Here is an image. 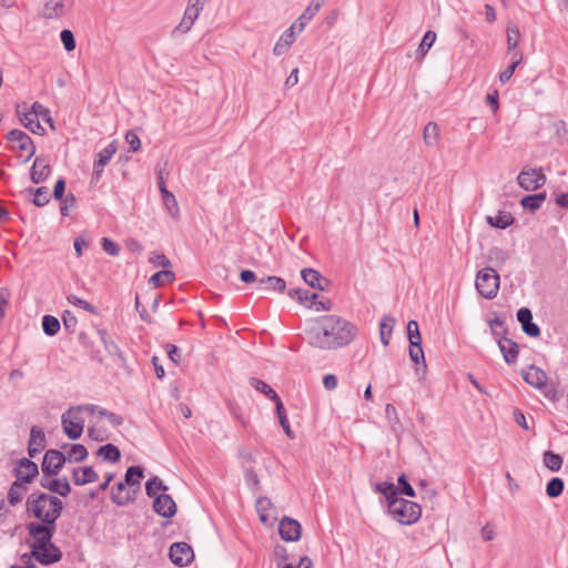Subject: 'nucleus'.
Masks as SVG:
<instances>
[{"label":"nucleus","mask_w":568,"mask_h":568,"mask_svg":"<svg viewBox=\"0 0 568 568\" xmlns=\"http://www.w3.org/2000/svg\"><path fill=\"white\" fill-rule=\"evenodd\" d=\"M357 333V326L353 322L338 315L320 316L306 331L308 344L323 351L349 345Z\"/></svg>","instance_id":"nucleus-1"},{"label":"nucleus","mask_w":568,"mask_h":568,"mask_svg":"<svg viewBox=\"0 0 568 568\" xmlns=\"http://www.w3.org/2000/svg\"><path fill=\"white\" fill-rule=\"evenodd\" d=\"M27 529L32 538L30 542L32 556L38 562L48 566L61 560L62 551L52 542L55 529L47 525H34V523H29Z\"/></svg>","instance_id":"nucleus-2"},{"label":"nucleus","mask_w":568,"mask_h":568,"mask_svg":"<svg viewBox=\"0 0 568 568\" xmlns=\"http://www.w3.org/2000/svg\"><path fill=\"white\" fill-rule=\"evenodd\" d=\"M26 509L29 515L40 521H33L34 525H47L55 529V521L62 514L63 503L53 495L34 491L28 496Z\"/></svg>","instance_id":"nucleus-3"},{"label":"nucleus","mask_w":568,"mask_h":568,"mask_svg":"<svg viewBox=\"0 0 568 568\" xmlns=\"http://www.w3.org/2000/svg\"><path fill=\"white\" fill-rule=\"evenodd\" d=\"M94 409L95 408L91 406L78 405L71 406L62 414L61 425L69 439L75 440L82 436L84 429V418L82 414L87 413L88 415H93Z\"/></svg>","instance_id":"nucleus-4"},{"label":"nucleus","mask_w":568,"mask_h":568,"mask_svg":"<svg viewBox=\"0 0 568 568\" xmlns=\"http://www.w3.org/2000/svg\"><path fill=\"white\" fill-rule=\"evenodd\" d=\"M389 515L402 525H413L422 516V507L414 501L396 497L388 505Z\"/></svg>","instance_id":"nucleus-5"},{"label":"nucleus","mask_w":568,"mask_h":568,"mask_svg":"<svg viewBox=\"0 0 568 568\" xmlns=\"http://www.w3.org/2000/svg\"><path fill=\"white\" fill-rule=\"evenodd\" d=\"M499 275L491 267H485L477 273L475 286L477 292L487 300H493L499 291Z\"/></svg>","instance_id":"nucleus-6"},{"label":"nucleus","mask_w":568,"mask_h":568,"mask_svg":"<svg viewBox=\"0 0 568 568\" xmlns=\"http://www.w3.org/2000/svg\"><path fill=\"white\" fill-rule=\"evenodd\" d=\"M7 140L12 143V150H19V158L27 163L36 153V145L32 139L21 130L13 129L7 134Z\"/></svg>","instance_id":"nucleus-7"},{"label":"nucleus","mask_w":568,"mask_h":568,"mask_svg":"<svg viewBox=\"0 0 568 568\" xmlns=\"http://www.w3.org/2000/svg\"><path fill=\"white\" fill-rule=\"evenodd\" d=\"M67 462L64 453L57 449H49L43 456L41 470L44 475H58Z\"/></svg>","instance_id":"nucleus-8"},{"label":"nucleus","mask_w":568,"mask_h":568,"mask_svg":"<svg viewBox=\"0 0 568 568\" xmlns=\"http://www.w3.org/2000/svg\"><path fill=\"white\" fill-rule=\"evenodd\" d=\"M517 182L524 190L535 191L546 183V175L541 169L523 170L517 176Z\"/></svg>","instance_id":"nucleus-9"},{"label":"nucleus","mask_w":568,"mask_h":568,"mask_svg":"<svg viewBox=\"0 0 568 568\" xmlns=\"http://www.w3.org/2000/svg\"><path fill=\"white\" fill-rule=\"evenodd\" d=\"M169 557L175 566L185 567L194 560V551L186 542H174L170 547Z\"/></svg>","instance_id":"nucleus-10"},{"label":"nucleus","mask_w":568,"mask_h":568,"mask_svg":"<svg viewBox=\"0 0 568 568\" xmlns=\"http://www.w3.org/2000/svg\"><path fill=\"white\" fill-rule=\"evenodd\" d=\"M74 0H47L43 6V17L55 19L65 16L73 6Z\"/></svg>","instance_id":"nucleus-11"},{"label":"nucleus","mask_w":568,"mask_h":568,"mask_svg":"<svg viewBox=\"0 0 568 568\" xmlns=\"http://www.w3.org/2000/svg\"><path fill=\"white\" fill-rule=\"evenodd\" d=\"M54 475H44L40 479V485L44 489L51 493L58 494L61 497H65L71 491V486L65 477L53 478Z\"/></svg>","instance_id":"nucleus-12"},{"label":"nucleus","mask_w":568,"mask_h":568,"mask_svg":"<svg viewBox=\"0 0 568 568\" xmlns=\"http://www.w3.org/2000/svg\"><path fill=\"white\" fill-rule=\"evenodd\" d=\"M17 114L20 119V122L34 134L43 135L45 130L41 125L39 119L36 115L29 114V108L27 103L17 104Z\"/></svg>","instance_id":"nucleus-13"},{"label":"nucleus","mask_w":568,"mask_h":568,"mask_svg":"<svg viewBox=\"0 0 568 568\" xmlns=\"http://www.w3.org/2000/svg\"><path fill=\"white\" fill-rule=\"evenodd\" d=\"M278 534L285 541H297L301 538V524L290 517H284L278 524Z\"/></svg>","instance_id":"nucleus-14"},{"label":"nucleus","mask_w":568,"mask_h":568,"mask_svg":"<svg viewBox=\"0 0 568 568\" xmlns=\"http://www.w3.org/2000/svg\"><path fill=\"white\" fill-rule=\"evenodd\" d=\"M38 474V465L28 458L20 459L14 468L16 480L22 484L31 483Z\"/></svg>","instance_id":"nucleus-15"},{"label":"nucleus","mask_w":568,"mask_h":568,"mask_svg":"<svg viewBox=\"0 0 568 568\" xmlns=\"http://www.w3.org/2000/svg\"><path fill=\"white\" fill-rule=\"evenodd\" d=\"M52 169L47 158L37 156L30 170V180L34 184L42 183L49 179Z\"/></svg>","instance_id":"nucleus-16"},{"label":"nucleus","mask_w":568,"mask_h":568,"mask_svg":"<svg viewBox=\"0 0 568 568\" xmlns=\"http://www.w3.org/2000/svg\"><path fill=\"white\" fill-rule=\"evenodd\" d=\"M153 509L158 515L164 518H171L176 513V505L170 495L160 494L154 498Z\"/></svg>","instance_id":"nucleus-17"},{"label":"nucleus","mask_w":568,"mask_h":568,"mask_svg":"<svg viewBox=\"0 0 568 568\" xmlns=\"http://www.w3.org/2000/svg\"><path fill=\"white\" fill-rule=\"evenodd\" d=\"M136 495L123 481L118 483L111 491V500L118 506H126L133 503Z\"/></svg>","instance_id":"nucleus-18"},{"label":"nucleus","mask_w":568,"mask_h":568,"mask_svg":"<svg viewBox=\"0 0 568 568\" xmlns=\"http://www.w3.org/2000/svg\"><path fill=\"white\" fill-rule=\"evenodd\" d=\"M115 152L116 144L113 141L98 153V159L93 163V174L97 179L101 176L104 166L109 163Z\"/></svg>","instance_id":"nucleus-19"},{"label":"nucleus","mask_w":568,"mask_h":568,"mask_svg":"<svg viewBox=\"0 0 568 568\" xmlns=\"http://www.w3.org/2000/svg\"><path fill=\"white\" fill-rule=\"evenodd\" d=\"M44 447H45L44 432L38 426H32L30 429V437H29V442H28L29 456L34 457Z\"/></svg>","instance_id":"nucleus-20"},{"label":"nucleus","mask_w":568,"mask_h":568,"mask_svg":"<svg viewBox=\"0 0 568 568\" xmlns=\"http://www.w3.org/2000/svg\"><path fill=\"white\" fill-rule=\"evenodd\" d=\"M517 320L521 324L523 331L531 337L540 335V329L537 324L532 322V313L529 308L523 307L517 312Z\"/></svg>","instance_id":"nucleus-21"},{"label":"nucleus","mask_w":568,"mask_h":568,"mask_svg":"<svg viewBox=\"0 0 568 568\" xmlns=\"http://www.w3.org/2000/svg\"><path fill=\"white\" fill-rule=\"evenodd\" d=\"M523 377L526 383L536 387L542 388L546 386L547 375L546 373L537 366H529L527 369L523 372Z\"/></svg>","instance_id":"nucleus-22"},{"label":"nucleus","mask_w":568,"mask_h":568,"mask_svg":"<svg viewBox=\"0 0 568 568\" xmlns=\"http://www.w3.org/2000/svg\"><path fill=\"white\" fill-rule=\"evenodd\" d=\"M499 349L504 356V359L507 364H514L517 362L519 347L517 343L514 341L503 337L497 341Z\"/></svg>","instance_id":"nucleus-23"},{"label":"nucleus","mask_w":568,"mask_h":568,"mask_svg":"<svg viewBox=\"0 0 568 568\" xmlns=\"http://www.w3.org/2000/svg\"><path fill=\"white\" fill-rule=\"evenodd\" d=\"M73 483L78 486H82L89 483L98 480V474L91 466L78 467L72 471Z\"/></svg>","instance_id":"nucleus-24"},{"label":"nucleus","mask_w":568,"mask_h":568,"mask_svg":"<svg viewBox=\"0 0 568 568\" xmlns=\"http://www.w3.org/2000/svg\"><path fill=\"white\" fill-rule=\"evenodd\" d=\"M201 10L199 8H194L192 6H186L184 11V16L181 22L176 26L175 30L180 33H186L191 30L197 17L200 16Z\"/></svg>","instance_id":"nucleus-25"},{"label":"nucleus","mask_w":568,"mask_h":568,"mask_svg":"<svg viewBox=\"0 0 568 568\" xmlns=\"http://www.w3.org/2000/svg\"><path fill=\"white\" fill-rule=\"evenodd\" d=\"M143 468L140 466H131L126 469L124 476V484H126L132 491L136 495L141 487V479L143 478Z\"/></svg>","instance_id":"nucleus-26"},{"label":"nucleus","mask_w":568,"mask_h":568,"mask_svg":"<svg viewBox=\"0 0 568 568\" xmlns=\"http://www.w3.org/2000/svg\"><path fill=\"white\" fill-rule=\"evenodd\" d=\"M258 284L264 291H274L284 293L286 290V282L282 277L267 276L258 280Z\"/></svg>","instance_id":"nucleus-27"},{"label":"nucleus","mask_w":568,"mask_h":568,"mask_svg":"<svg viewBox=\"0 0 568 568\" xmlns=\"http://www.w3.org/2000/svg\"><path fill=\"white\" fill-rule=\"evenodd\" d=\"M301 275L306 284H308L311 287L318 288L321 291L324 290V286L322 285V283L327 282V280L324 278L320 272H317L313 268L302 270Z\"/></svg>","instance_id":"nucleus-28"},{"label":"nucleus","mask_w":568,"mask_h":568,"mask_svg":"<svg viewBox=\"0 0 568 568\" xmlns=\"http://www.w3.org/2000/svg\"><path fill=\"white\" fill-rule=\"evenodd\" d=\"M161 196H162L164 206H165L168 213L171 215V217L174 220H179L180 219V207H179V204H178V201H176L174 194L171 193L168 189H163Z\"/></svg>","instance_id":"nucleus-29"},{"label":"nucleus","mask_w":568,"mask_h":568,"mask_svg":"<svg viewBox=\"0 0 568 568\" xmlns=\"http://www.w3.org/2000/svg\"><path fill=\"white\" fill-rule=\"evenodd\" d=\"M28 488L26 484L14 480L8 491V501L11 506H16L22 501Z\"/></svg>","instance_id":"nucleus-30"},{"label":"nucleus","mask_w":568,"mask_h":568,"mask_svg":"<svg viewBox=\"0 0 568 568\" xmlns=\"http://www.w3.org/2000/svg\"><path fill=\"white\" fill-rule=\"evenodd\" d=\"M394 325L395 318L390 315H385L379 323L381 341L385 346L389 344Z\"/></svg>","instance_id":"nucleus-31"},{"label":"nucleus","mask_w":568,"mask_h":568,"mask_svg":"<svg viewBox=\"0 0 568 568\" xmlns=\"http://www.w3.org/2000/svg\"><path fill=\"white\" fill-rule=\"evenodd\" d=\"M97 455L103 460H108L110 463H118L121 458L120 449L113 444H106L99 447Z\"/></svg>","instance_id":"nucleus-32"},{"label":"nucleus","mask_w":568,"mask_h":568,"mask_svg":"<svg viewBox=\"0 0 568 568\" xmlns=\"http://www.w3.org/2000/svg\"><path fill=\"white\" fill-rule=\"evenodd\" d=\"M486 221L490 226L504 230L514 223V217L508 212L499 211L495 216H487Z\"/></svg>","instance_id":"nucleus-33"},{"label":"nucleus","mask_w":568,"mask_h":568,"mask_svg":"<svg viewBox=\"0 0 568 568\" xmlns=\"http://www.w3.org/2000/svg\"><path fill=\"white\" fill-rule=\"evenodd\" d=\"M250 384L252 387H254L257 392L264 394L266 397H268L271 400H273L275 404L281 400L280 396L276 394V392L264 381H261L258 378H251Z\"/></svg>","instance_id":"nucleus-34"},{"label":"nucleus","mask_w":568,"mask_h":568,"mask_svg":"<svg viewBox=\"0 0 568 568\" xmlns=\"http://www.w3.org/2000/svg\"><path fill=\"white\" fill-rule=\"evenodd\" d=\"M423 140L426 145L434 146L439 140V129L437 123L429 122L425 125L423 131Z\"/></svg>","instance_id":"nucleus-35"},{"label":"nucleus","mask_w":568,"mask_h":568,"mask_svg":"<svg viewBox=\"0 0 568 568\" xmlns=\"http://www.w3.org/2000/svg\"><path fill=\"white\" fill-rule=\"evenodd\" d=\"M546 200L545 193H537L532 195H526L520 200V204L524 209L531 212L538 210Z\"/></svg>","instance_id":"nucleus-36"},{"label":"nucleus","mask_w":568,"mask_h":568,"mask_svg":"<svg viewBox=\"0 0 568 568\" xmlns=\"http://www.w3.org/2000/svg\"><path fill=\"white\" fill-rule=\"evenodd\" d=\"M288 295L292 298H296L300 303L307 305L311 307L313 303H315V300L318 298V295L316 293H310L308 291H304L301 288H293L288 291Z\"/></svg>","instance_id":"nucleus-37"},{"label":"nucleus","mask_w":568,"mask_h":568,"mask_svg":"<svg viewBox=\"0 0 568 568\" xmlns=\"http://www.w3.org/2000/svg\"><path fill=\"white\" fill-rule=\"evenodd\" d=\"M26 192L33 194L32 203L38 206L42 207L50 201L49 190L45 186H40L37 189H27Z\"/></svg>","instance_id":"nucleus-38"},{"label":"nucleus","mask_w":568,"mask_h":568,"mask_svg":"<svg viewBox=\"0 0 568 568\" xmlns=\"http://www.w3.org/2000/svg\"><path fill=\"white\" fill-rule=\"evenodd\" d=\"M30 115L41 118L44 122L49 123L51 129H54V122L51 118L50 110L39 102H34L29 110Z\"/></svg>","instance_id":"nucleus-39"},{"label":"nucleus","mask_w":568,"mask_h":568,"mask_svg":"<svg viewBox=\"0 0 568 568\" xmlns=\"http://www.w3.org/2000/svg\"><path fill=\"white\" fill-rule=\"evenodd\" d=\"M65 456L69 462H82L87 458L88 450L82 444H73L70 445Z\"/></svg>","instance_id":"nucleus-40"},{"label":"nucleus","mask_w":568,"mask_h":568,"mask_svg":"<svg viewBox=\"0 0 568 568\" xmlns=\"http://www.w3.org/2000/svg\"><path fill=\"white\" fill-rule=\"evenodd\" d=\"M60 322L52 315H44L42 318V328L45 335L54 336L60 331Z\"/></svg>","instance_id":"nucleus-41"},{"label":"nucleus","mask_w":568,"mask_h":568,"mask_svg":"<svg viewBox=\"0 0 568 568\" xmlns=\"http://www.w3.org/2000/svg\"><path fill=\"white\" fill-rule=\"evenodd\" d=\"M99 338L104 346V349L111 354H118L120 352L119 346L115 344L111 335L103 328L98 331Z\"/></svg>","instance_id":"nucleus-42"},{"label":"nucleus","mask_w":568,"mask_h":568,"mask_svg":"<svg viewBox=\"0 0 568 568\" xmlns=\"http://www.w3.org/2000/svg\"><path fill=\"white\" fill-rule=\"evenodd\" d=\"M564 487V480L559 477H554L546 486V494L549 498H556L562 494Z\"/></svg>","instance_id":"nucleus-43"},{"label":"nucleus","mask_w":568,"mask_h":568,"mask_svg":"<svg viewBox=\"0 0 568 568\" xmlns=\"http://www.w3.org/2000/svg\"><path fill=\"white\" fill-rule=\"evenodd\" d=\"M168 487L159 477H153L145 484V491L149 497H156L159 491H165Z\"/></svg>","instance_id":"nucleus-44"},{"label":"nucleus","mask_w":568,"mask_h":568,"mask_svg":"<svg viewBox=\"0 0 568 568\" xmlns=\"http://www.w3.org/2000/svg\"><path fill=\"white\" fill-rule=\"evenodd\" d=\"M175 278V275L173 272L163 270L160 272H156L153 274L150 278V283L153 284L155 287H159L163 285L164 283H171Z\"/></svg>","instance_id":"nucleus-45"},{"label":"nucleus","mask_w":568,"mask_h":568,"mask_svg":"<svg viewBox=\"0 0 568 568\" xmlns=\"http://www.w3.org/2000/svg\"><path fill=\"white\" fill-rule=\"evenodd\" d=\"M544 464L551 471H558L562 465V458L552 452H546L544 454Z\"/></svg>","instance_id":"nucleus-46"},{"label":"nucleus","mask_w":568,"mask_h":568,"mask_svg":"<svg viewBox=\"0 0 568 568\" xmlns=\"http://www.w3.org/2000/svg\"><path fill=\"white\" fill-rule=\"evenodd\" d=\"M376 490L386 497L387 504L392 499H394L398 496L397 488L395 487V485L393 483H388V481L378 483L376 485Z\"/></svg>","instance_id":"nucleus-47"},{"label":"nucleus","mask_w":568,"mask_h":568,"mask_svg":"<svg viewBox=\"0 0 568 568\" xmlns=\"http://www.w3.org/2000/svg\"><path fill=\"white\" fill-rule=\"evenodd\" d=\"M520 40V30L516 24H508L507 27V49L514 50Z\"/></svg>","instance_id":"nucleus-48"},{"label":"nucleus","mask_w":568,"mask_h":568,"mask_svg":"<svg viewBox=\"0 0 568 568\" xmlns=\"http://www.w3.org/2000/svg\"><path fill=\"white\" fill-rule=\"evenodd\" d=\"M275 406H276V413H277L281 426L283 427L285 434L288 437L293 438V433H292V429H291V426H290V422H288V418L286 416V412H285V408H284V405H283L282 400H278V403L275 404Z\"/></svg>","instance_id":"nucleus-49"},{"label":"nucleus","mask_w":568,"mask_h":568,"mask_svg":"<svg viewBox=\"0 0 568 568\" xmlns=\"http://www.w3.org/2000/svg\"><path fill=\"white\" fill-rule=\"evenodd\" d=\"M436 37H437L436 32H434L432 30H428L424 34V37L419 43L418 50H417V52L420 54V57H424L427 53V51L432 48V45L434 44V42L436 40Z\"/></svg>","instance_id":"nucleus-50"},{"label":"nucleus","mask_w":568,"mask_h":568,"mask_svg":"<svg viewBox=\"0 0 568 568\" xmlns=\"http://www.w3.org/2000/svg\"><path fill=\"white\" fill-rule=\"evenodd\" d=\"M67 301L74 305V306H78V307H81L83 308L84 311L89 312L90 314H93V315H97L98 314V311L97 308L91 304L89 303L88 301L85 300H82L80 297H78L77 295L74 294H70L67 296Z\"/></svg>","instance_id":"nucleus-51"},{"label":"nucleus","mask_w":568,"mask_h":568,"mask_svg":"<svg viewBox=\"0 0 568 568\" xmlns=\"http://www.w3.org/2000/svg\"><path fill=\"white\" fill-rule=\"evenodd\" d=\"M316 11H314L312 8L307 6L303 13L293 23L296 24L297 31L302 32L305 26L316 16Z\"/></svg>","instance_id":"nucleus-52"},{"label":"nucleus","mask_w":568,"mask_h":568,"mask_svg":"<svg viewBox=\"0 0 568 568\" xmlns=\"http://www.w3.org/2000/svg\"><path fill=\"white\" fill-rule=\"evenodd\" d=\"M409 357L415 364L422 362L423 366L426 367L422 343L413 342V344H409Z\"/></svg>","instance_id":"nucleus-53"},{"label":"nucleus","mask_w":568,"mask_h":568,"mask_svg":"<svg viewBox=\"0 0 568 568\" xmlns=\"http://www.w3.org/2000/svg\"><path fill=\"white\" fill-rule=\"evenodd\" d=\"M521 61H523V57L516 55L513 63L510 65H508L503 72L499 73V81L501 83L508 82L511 79L516 68L521 63Z\"/></svg>","instance_id":"nucleus-54"},{"label":"nucleus","mask_w":568,"mask_h":568,"mask_svg":"<svg viewBox=\"0 0 568 568\" xmlns=\"http://www.w3.org/2000/svg\"><path fill=\"white\" fill-rule=\"evenodd\" d=\"M64 329L70 334L75 332L78 318L71 311H64L62 314Z\"/></svg>","instance_id":"nucleus-55"},{"label":"nucleus","mask_w":568,"mask_h":568,"mask_svg":"<svg viewBox=\"0 0 568 568\" xmlns=\"http://www.w3.org/2000/svg\"><path fill=\"white\" fill-rule=\"evenodd\" d=\"M407 336L409 339V344H413V342L422 343V336L419 333L418 324L414 320L407 323Z\"/></svg>","instance_id":"nucleus-56"},{"label":"nucleus","mask_w":568,"mask_h":568,"mask_svg":"<svg viewBox=\"0 0 568 568\" xmlns=\"http://www.w3.org/2000/svg\"><path fill=\"white\" fill-rule=\"evenodd\" d=\"M61 41L63 43L64 49L70 52L75 49V40L71 30L64 29L60 33Z\"/></svg>","instance_id":"nucleus-57"},{"label":"nucleus","mask_w":568,"mask_h":568,"mask_svg":"<svg viewBox=\"0 0 568 568\" xmlns=\"http://www.w3.org/2000/svg\"><path fill=\"white\" fill-rule=\"evenodd\" d=\"M61 201L60 205V212L62 216L69 215V210L75 205V196L72 193H69L67 196H64Z\"/></svg>","instance_id":"nucleus-58"},{"label":"nucleus","mask_w":568,"mask_h":568,"mask_svg":"<svg viewBox=\"0 0 568 568\" xmlns=\"http://www.w3.org/2000/svg\"><path fill=\"white\" fill-rule=\"evenodd\" d=\"M296 24H292L288 29H286L283 34L280 37L278 41L284 43L286 47H291L296 39L295 36Z\"/></svg>","instance_id":"nucleus-59"},{"label":"nucleus","mask_w":568,"mask_h":568,"mask_svg":"<svg viewBox=\"0 0 568 568\" xmlns=\"http://www.w3.org/2000/svg\"><path fill=\"white\" fill-rule=\"evenodd\" d=\"M102 248L111 256H116L120 253V246L109 237L102 239Z\"/></svg>","instance_id":"nucleus-60"},{"label":"nucleus","mask_w":568,"mask_h":568,"mask_svg":"<svg viewBox=\"0 0 568 568\" xmlns=\"http://www.w3.org/2000/svg\"><path fill=\"white\" fill-rule=\"evenodd\" d=\"M125 142L130 145V151L138 152L141 149V141L139 135L133 131H128L125 134Z\"/></svg>","instance_id":"nucleus-61"},{"label":"nucleus","mask_w":568,"mask_h":568,"mask_svg":"<svg viewBox=\"0 0 568 568\" xmlns=\"http://www.w3.org/2000/svg\"><path fill=\"white\" fill-rule=\"evenodd\" d=\"M272 506V503L268 498L266 497H262L257 500L256 503V507H257V510L260 511V519L262 523H266L267 519H268V515L267 514H264V511L266 510L267 507Z\"/></svg>","instance_id":"nucleus-62"},{"label":"nucleus","mask_w":568,"mask_h":568,"mask_svg":"<svg viewBox=\"0 0 568 568\" xmlns=\"http://www.w3.org/2000/svg\"><path fill=\"white\" fill-rule=\"evenodd\" d=\"M489 261H499L504 263L508 258V254L499 247H493L488 253Z\"/></svg>","instance_id":"nucleus-63"},{"label":"nucleus","mask_w":568,"mask_h":568,"mask_svg":"<svg viewBox=\"0 0 568 568\" xmlns=\"http://www.w3.org/2000/svg\"><path fill=\"white\" fill-rule=\"evenodd\" d=\"M150 262L156 267L161 266L166 268L171 265L170 260L162 253H156L153 256H151Z\"/></svg>","instance_id":"nucleus-64"}]
</instances>
